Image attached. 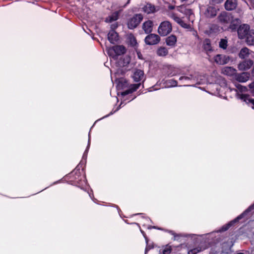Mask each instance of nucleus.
<instances>
[{
    "instance_id": "obj_43",
    "label": "nucleus",
    "mask_w": 254,
    "mask_h": 254,
    "mask_svg": "<svg viewBox=\"0 0 254 254\" xmlns=\"http://www.w3.org/2000/svg\"><path fill=\"white\" fill-rule=\"evenodd\" d=\"M249 86L251 89L254 88V82L250 84Z\"/></svg>"
},
{
    "instance_id": "obj_42",
    "label": "nucleus",
    "mask_w": 254,
    "mask_h": 254,
    "mask_svg": "<svg viewBox=\"0 0 254 254\" xmlns=\"http://www.w3.org/2000/svg\"><path fill=\"white\" fill-rule=\"evenodd\" d=\"M173 235H174V240H178V237H180V235H178V234H173Z\"/></svg>"
},
{
    "instance_id": "obj_3",
    "label": "nucleus",
    "mask_w": 254,
    "mask_h": 254,
    "mask_svg": "<svg viewBox=\"0 0 254 254\" xmlns=\"http://www.w3.org/2000/svg\"><path fill=\"white\" fill-rule=\"evenodd\" d=\"M172 30L171 23L168 21L161 22L158 28V32L161 36H165Z\"/></svg>"
},
{
    "instance_id": "obj_44",
    "label": "nucleus",
    "mask_w": 254,
    "mask_h": 254,
    "mask_svg": "<svg viewBox=\"0 0 254 254\" xmlns=\"http://www.w3.org/2000/svg\"><path fill=\"white\" fill-rule=\"evenodd\" d=\"M137 55H138V58H139V59H141V58H140V55H141V54H140V53H137Z\"/></svg>"
},
{
    "instance_id": "obj_21",
    "label": "nucleus",
    "mask_w": 254,
    "mask_h": 254,
    "mask_svg": "<svg viewBox=\"0 0 254 254\" xmlns=\"http://www.w3.org/2000/svg\"><path fill=\"white\" fill-rule=\"evenodd\" d=\"M249 75L247 72H243L238 74L236 77L237 80L240 82H245L249 80Z\"/></svg>"
},
{
    "instance_id": "obj_45",
    "label": "nucleus",
    "mask_w": 254,
    "mask_h": 254,
    "mask_svg": "<svg viewBox=\"0 0 254 254\" xmlns=\"http://www.w3.org/2000/svg\"><path fill=\"white\" fill-rule=\"evenodd\" d=\"M181 2L187 1L188 0H180Z\"/></svg>"
},
{
    "instance_id": "obj_28",
    "label": "nucleus",
    "mask_w": 254,
    "mask_h": 254,
    "mask_svg": "<svg viewBox=\"0 0 254 254\" xmlns=\"http://www.w3.org/2000/svg\"><path fill=\"white\" fill-rule=\"evenodd\" d=\"M157 54L160 57H165L168 54V50L166 47H160L157 49Z\"/></svg>"
},
{
    "instance_id": "obj_15",
    "label": "nucleus",
    "mask_w": 254,
    "mask_h": 254,
    "mask_svg": "<svg viewBox=\"0 0 254 254\" xmlns=\"http://www.w3.org/2000/svg\"><path fill=\"white\" fill-rule=\"evenodd\" d=\"M108 39L111 43L114 44L119 40L118 34L115 30H112L108 34Z\"/></svg>"
},
{
    "instance_id": "obj_20",
    "label": "nucleus",
    "mask_w": 254,
    "mask_h": 254,
    "mask_svg": "<svg viewBox=\"0 0 254 254\" xmlns=\"http://www.w3.org/2000/svg\"><path fill=\"white\" fill-rule=\"evenodd\" d=\"M245 38L248 45H254V30L251 29Z\"/></svg>"
},
{
    "instance_id": "obj_9",
    "label": "nucleus",
    "mask_w": 254,
    "mask_h": 254,
    "mask_svg": "<svg viewBox=\"0 0 254 254\" xmlns=\"http://www.w3.org/2000/svg\"><path fill=\"white\" fill-rule=\"evenodd\" d=\"M142 11L147 14H151L158 11L159 8L158 6H156L151 3H147L142 8Z\"/></svg>"
},
{
    "instance_id": "obj_31",
    "label": "nucleus",
    "mask_w": 254,
    "mask_h": 254,
    "mask_svg": "<svg viewBox=\"0 0 254 254\" xmlns=\"http://www.w3.org/2000/svg\"><path fill=\"white\" fill-rule=\"evenodd\" d=\"M170 17L173 19L175 22L179 24L182 20L181 18L178 17L176 14L172 13L170 15Z\"/></svg>"
},
{
    "instance_id": "obj_13",
    "label": "nucleus",
    "mask_w": 254,
    "mask_h": 254,
    "mask_svg": "<svg viewBox=\"0 0 254 254\" xmlns=\"http://www.w3.org/2000/svg\"><path fill=\"white\" fill-rule=\"evenodd\" d=\"M238 3L237 0H227L224 4L225 8L228 11H231L235 9Z\"/></svg>"
},
{
    "instance_id": "obj_41",
    "label": "nucleus",
    "mask_w": 254,
    "mask_h": 254,
    "mask_svg": "<svg viewBox=\"0 0 254 254\" xmlns=\"http://www.w3.org/2000/svg\"><path fill=\"white\" fill-rule=\"evenodd\" d=\"M212 1L215 3H221L224 0H212Z\"/></svg>"
},
{
    "instance_id": "obj_14",
    "label": "nucleus",
    "mask_w": 254,
    "mask_h": 254,
    "mask_svg": "<svg viewBox=\"0 0 254 254\" xmlns=\"http://www.w3.org/2000/svg\"><path fill=\"white\" fill-rule=\"evenodd\" d=\"M132 78L134 81L136 82L140 81L142 80L144 81V79L143 71L140 69H136L133 73Z\"/></svg>"
},
{
    "instance_id": "obj_26",
    "label": "nucleus",
    "mask_w": 254,
    "mask_h": 254,
    "mask_svg": "<svg viewBox=\"0 0 254 254\" xmlns=\"http://www.w3.org/2000/svg\"><path fill=\"white\" fill-rule=\"evenodd\" d=\"M203 48L206 52H210L212 51V47L211 45V41L209 39H205L203 43Z\"/></svg>"
},
{
    "instance_id": "obj_47",
    "label": "nucleus",
    "mask_w": 254,
    "mask_h": 254,
    "mask_svg": "<svg viewBox=\"0 0 254 254\" xmlns=\"http://www.w3.org/2000/svg\"><path fill=\"white\" fill-rule=\"evenodd\" d=\"M238 254H243L241 253H238Z\"/></svg>"
},
{
    "instance_id": "obj_19",
    "label": "nucleus",
    "mask_w": 254,
    "mask_h": 254,
    "mask_svg": "<svg viewBox=\"0 0 254 254\" xmlns=\"http://www.w3.org/2000/svg\"><path fill=\"white\" fill-rule=\"evenodd\" d=\"M177 42V37L174 35H171L166 39V44L171 47H174Z\"/></svg>"
},
{
    "instance_id": "obj_27",
    "label": "nucleus",
    "mask_w": 254,
    "mask_h": 254,
    "mask_svg": "<svg viewBox=\"0 0 254 254\" xmlns=\"http://www.w3.org/2000/svg\"><path fill=\"white\" fill-rule=\"evenodd\" d=\"M222 250L221 254H228L231 251V246L229 243H223L222 245Z\"/></svg>"
},
{
    "instance_id": "obj_25",
    "label": "nucleus",
    "mask_w": 254,
    "mask_h": 254,
    "mask_svg": "<svg viewBox=\"0 0 254 254\" xmlns=\"http://www.w3.org/2000/svg\"><path fill=\"white\" fill-rule=\"evenodd\" d=\"M119 14V11H116L113 13L111 15L108 16L106 18L105 21L106 22H112L113 21L117 20L118 19Z\"/></svg>"
},
{
    "instance_id": "obj_29",
    "label": "nucleus",
    "mask_w": 254,
    "mask_h": 254,
    "mask_svg": "<svg viewBox=\"0 0 254 254\" xmlns=\"http://www.w3.org/2000/svg\"><path fill=\"white\" fill-rule=\"evenodd\" d=\"M172 248L171 246L167 245L164 247L162 249L163 254H169L171 253Z\"/></svg>"
},
{
    "instance_id": "obj_12",
    "label": "nucleus",
    "mask_w": 254,
    "mask_h": 254,
    "mask_svg": "<svg viewBox=\"0 0 254 254\" xmlns=\"http://www.w3.org/2000/svg\"><path fill=\"white\" fill-rule=\"evenodd\" d=\"M218 10V9L216 7L212 6H209L206 8L204 12V14L208 18H212L217 15Z\"/></svg>"
},
{
    "instance_id": "obj_38",
    "label": "nucleus",
    "mask_w": 254,
    "mask_h": 254,
    "mask_svg": "<svg viewBox=\"0 0 254 254\" xmlns=\"http://www.w3.org/2000/svg\"><path fill=\"white\" fill-rule=\"evenodd\" d=\"M237 88H238L240 90H241V91H242V92L246 91H247V87H245V86H242V85H238L237 86Z\"/></svg>"
},
{
    "instance_id": "obj_46",
    "label": "nucleus",
    "mask_w": 254,
    "mask_h": 254,
    "mask_svg": "<svg viewBox=\"0 0 254 254\" xmlns=\"http://www.w3.org/2000/svg\"><path fill=\"white\" fill-rule=\"evenodd\" d=\"M170 9H173L174 8V6H171L170 7Z\"/></svg>"
},
{
    "instance_id": "obj_30",
    "label": "nucleus",
    "mask_w": 254,
    "mask_h": 254,
    "mask_svg": "<svg viewBox=\"0 0 254 254\" xmlns=\"http://www.w3.org/2000/svg\"><path fill=\"white\" fill-rule=\"evenodd\" d=\"M203 249H204V248H203ZM202 251V248L198 247L190 250L188 252V254H190V253H191V254H197V253L201 252Z\"/></svg>"
},
{
    "instance_id": "obj_35",
    "label": "nucleus",
    "mask_w": 254,
    "mask_h": 254,
    "mask_svg": "<svg viewBox=\"0 0 254 254\" xmlns=\"http://www.w3.org/2000/svg\"><path fill=\"white\" fill-rule=\"evenodd\" d=\"M253 209H254V203L250 206L242 214L243 216L245 213L249 212Z\"/></svg>"
},
{
    "instance_id": "obj_5",
    "label": "nucleus",
    "mask_w": 254,
    "mask_h": 254,
    "mask_svg": "<svg viewBox=\"0 0 254 254\" xmlns=\"http://www.w3.org/2000/svg\"><path fill=\"white\" fill-rule=\"evenodd\" d=\"M160 41V37L156 34L149 33L145 38L144 42L147 45H154Z\"/></svg>"
},
{
    "instance_id": "obj_34",
    "label": "nucleus",
    "mask_w": 254,
    "mask_h": 254,
    "mask_svg": "<svg viewBox=\"0 0 254 254\" xmlns=\"http://www.w3.org/2000/svg\"><path fill=\"white\" fill-rule=\"evenodd\" d=\"M253 209H254V203L250 206L242 214L243 216L245 213L249 212Z\"/></svg>"
},
{
    "instance_id": "obj_10",
    "label": "nucleus",
    "mask_w": 254,
    "mask_h": 254,
    "mask_svg": "<svg viewBox=\"0 0 254 254\" xmlns=\"http://www.w3.org/2000/svg\"><path fill=\"white\" fill-rule=\"evenodd\" d=\"M254 64V62L252 60H244L239 63L238 68L240 70H246L250 69Z\"/></svg>"
},
{
    "instance_id": "obj_37",
    "label": "nucleus",
    "mask_w": 254,
    "mask_h": 254,
    "mask_svg": "<svg viewBox=\"0 0 254 254\" xmlns=\"http://www.w3.org/2000/svg\"><path fill=\"white\" fill-rule=\"evenodd\" d=\"M236 12L238 14V15L240 17H242L244 13L243 10L240 8L236 10Z\"/></svg>"
},
{
    "instance_id": "obj_18",
    "label": "nucleus",
    "mask_w": 254,
    "mask_h": 254,
    "mask_svg": "<svg viewBox=\"0 0 254 254\" xmlns=\"http://www.w3.org/2000/svg\"><path fill=\"white\" fill-rule=\"evenodd\" d=\"M127 40L128 44L132 47H135L137 45L136 39L132 34L127 35Z\"/></svg>"
},
{
    "instance_id": "obj_40",
    "label": "nucleus",
    "mask_w": 254,
    "mask_h": 254,
    "mask_svg": "<svg viewBox=\"0 0 254 254\" xmlns=\"http://www.w3.org/2000/svg\"><path fill=\"white\" fill-rule=\"evenodd\" d=\"M170 82L172 84V86H177V82L176 80H171Z\"/></svg>"
},
{
    "instance_id": "obj_39",
    "label": "nucleus",
    "mask_w": 254,
    "mask_h": 254,
    "mask_svg": "<svg viewBox=\"0 0 254 254\" xmlns=\"http://www.w3.org/2000/svg\"><path fill=\"white\" fill-rule=\"evenodd\" d=\"M153 248V246H151V245H147V247H146V249L145 250V254H146L148 252V251L149 250L152 249Z\"/></svg>"
},
{
    "instance_id": "obj_2",
    "label": "nucleus",
    "mask_w": 254,
    "mask_h": 254,
    "mask_svg": "<svg viewBox=\"0 0 254 254\" xmlns=\"http://www.w3.org/2000/svg\"><path fill=\"white\" fill-rule=\"evenodd\" d=\"M143 17L141 14H135L132 17L127 19V24L129 29L136 28L143 20Z\"/></svg>"
},
{
    "instance_id": "obj_22",
    "label": "nucleus",
    "mask_w": 254,
    "mask_h": 254,
    "mask_svg": "<svg viewBox=\"0 0 254 254\" xmlns=\"http://www.w3.org/2000/svg\"><path fill=\"white\" fill-rule=\"evenodd\" d=\"M250 54V50L247 47H244L240 50L239 56L241 59H244L248 57Z\"/></svg>"
},
{
    "instance_id": "obj_16",
    "label": "nucleus",
    "mask_w": 254,
    "mask_h": 254,
    "mask_svg": "<svg viewBox=\"0 0 254 254\" xmlns=\"http://www.w3.org/2000/svg\"><path fill=\"white\" fill-rule=\"evenodd\" d=\"M140 83L131 84L129 86V89L124 91V92H123L122 93V95L123 96H126L129 94L132 93L134 91H136L137 89H138L139 87H140Z\"/></svg>"
},
{
    "instance_id": "obj_23",
    "label": "nucleus",
    "mask_w": 254,
    "mask_h": 254,
    "mask_svg": "<svg viewBox=\"0 0 254 254\" xmlns=\"http://www.w3.org/2000/svg\"><path fill=\"white\" fill-rule=\"evenodd\" d=\"M243 217V214H241L239 216H238L235 220H234L233 221L231 222L230 223H228V224L226 225H224L223 226L221 230H219V232H224V231H225L226 230H227L232 225V224L234 223H235L237 221H238L239 220L241 219V218H242Z\"/></svg>"
},
{
    "instance_id": "obj_17",
    "label": "nucleus",
    "mask_w": 254,
    "mask_h": 254,
    "mask_svg": "<svg viewBox=\"0 0 254 254\" xmlns=\"http://www.w3.org/2000/svg\"><path fill=\"white\" fill-rule=\"evenodd\" d=\"M240 99L247 104H251L254 106V99L251 98L250 96L247 94H241L240 95Z\"/></svg>"
},
{
    "instance_id": "obj_36",
    "label": "nucleus",
    "mask_w": 254,
    "mask_h": 254,
    "mask_svg": "<svg viewBox=\"0 0 254 254\" xmlns=\"http://www.w3.org/2000/svg\"><path fill=\"white\" fill-rule=\"evenodd\" d=\"M193 78V76L190 75V76H181L179 78V80H191Z\"/></svg>"
},
{
    "instance_id": "obj_1",
    "label": "nucleus",
    "mask_w": 254,
    "mask_h": 254,
    "mask_svg": "<svg viewBox=\"0 0 254 254\" xmlns=\"http://www.w3.org/2000/svg\"><path fill=\"white\" fill-rule=\"evenodd\" d=\"M217 18L218 21L223 24H227L230 22H231V26H232V25H234L235 23L236 24H238L241 22V20L240 18H236L232 19L231 15L226 11L221 12L218 15Z\"/></svg>"
},
{
    "instance_id": "obj_6",
    "label": "nucleus",
    "mask_w": 254,
    "mask_h": 254,
    "mask_svg": "<svg viewBox=\"0 0 254 254\" xmlns=\"http://www.w3.org/2000/svg\"><path fill=\"white\" fill-rule=\"evenodd\" d=\"M178 10L186 15L189 21L193 23L194 20V15L192 10L187 8L186 6L182 5L178 7Z\"/></svg>"
},
{
    "instance_id": "obj_33",
    "label": "nucleus",
    "mask_w": 254,
    "mask_h": 254,
    "mask_svg": "<svg viewBox=\"0 0 254 254\" xmlns=\"http://www.w3.org/2000/svg\"><path fill=\"white\" fill-rule=\"evenodd\" d=\"M179 24L184 28L188 29H191V25L190 24L185 23L183 20L181 21Z\"/></svg>"
},
{
    "instance_id": "obj_8",
    "label": "nucleus",
    "mask_w": 254,
    "mask_h": 254,
    "mask_svg": "<svg viewBox=\"0 0 254 254\" xmlns=\"http://www.w3.org/2000/svg\"><path fill=\"white\" fill-rule=\"evenodd\" d=\"M214 60L217 64L223 65L229 62L230 58L224 55L218 54L214 57Z\"/></svg>"
},
{
    "instance_id": "obj_7",
    "label": "nucleus",
    "mask_w": 254,
    "mask_h": 254,
    "mask_svg": "<svg viewBox=\"0 0 254 254\" xmlns=\"http://www.w3.org/2000/svg\"><path fill=\"white\" fill-rule=\"evenodd\" d=\"M250 31L251 29L249 25L244 24L240 25L238 29L239 38L241 39L245 38Z\"/></svg>"
},
{
    "instance_id": "obj_11",
    "label": "nucleus",
    "mask_w": 254,
    "mask_h": 254,
    "mask_svg": "<svg viewBox=\"0 0 254 254\" xmlns=\"http://www.w3.org/2000/svg\"><path fill=\"white\" fill-rule=\"evenodd\" d=\"M153 22L150 20H148L142 24V28L145 34H149L153 31Z\"/></svg>"
},
{
    "instance_id": "obj_24",
    "label": "nucleus",
    "mask_w": 254,
    "mask_h": 254,
    "mask_svg": "<svg viewBox=\"0 0 254 254\" xmlns=\"http://www.w3.org/2000/svg\"><path fill=\"white\" fill-rule=\"evenodd\" d=\"M236 70L232 67L226 66L222 69V72L225 75L231 76L233 75Z\"/></svg>"
},
{
    "instance_id": "obj_4",
    "label": "nucleus",
    "mask_w": 254,
    "mask_h": 254,
    "mask_svg": "<svg viewBox=\"0 0 254 254\" xmlns=\"http://www.w3.org/2000/svg\"><path fill=\"white\" fill-rule=\"evenodd\" d=\"M126 52V49L125 46L123 45H116L109 50L108 54L110 56L113 55V57H114L123 55Z\"/></svg>"
},
{
    "instance_id": "obj_32",
    "label": "nucleus",
    "mask_w": 254,
    "mask_h": 254,
    "mask_svg": "<svg viewBox=\"0 0 254 254\" xmlns=\"http://www.w3.org/2000/svg\"><path fill=\"white\" fill-rule=\"evenodd\" d=\"M219 46L223 49H226L227 47V41L224 39H221L219 42Z\"/></svg>"
}]
</instances>
